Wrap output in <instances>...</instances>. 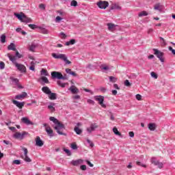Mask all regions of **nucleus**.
<instances>
[{
	"instance_id": "nucleus-45",
	"label": "nucleus",
	"mask_w": 175,
	"mask_h": 175,
	"mask_svg": "<svg viewBox=\"0 0 175 175\" xmlns=\"http://www.w3.org/2000/svg\"><path fill=\"white\" fill-rule=\"evenodd\" d=\"M24 161L25 162H31V160L29 159V157L28 156H25Z\"/></svg>"
},
{
	"instance_id": "nucleus-42",
	"label": "nucleus",
	"mask_w": 175,
	"mask_h": 175,
	"mask_svg": "<svg viewBox=\"0 0 175 175\" xmlns=\"http://www.w3.org/2000/svg\"><path fill=\"white\" fill-rule=\"evenodd\" d=\"M13 163H14V165H21V161H20V160H14Z\"/></svg>"
},
{
	"instance_id": "nucleus-52",
	"label": "nucleus",
	"mask_w": 175,
	"mask_h": 175,
	"mask_svg": "<svg viewBox=\"0 0 175 175\" xmlns=\"http://www.w3.org/2000/svg\"><path fill=\"white\" fill-rule=\"evenodd\" d=\"M0 69H5V63L3 62H0Z\"/></svg>"
},
{
	"instance_id": "nucleus-38",
	"label": "nucleus",
	"mask_w": 175,
	"mask_h": 175,
	"mask_svg": "<svg viewBox=\"0 0 175 175\" xmlns=\"http://www.w3.org/2000/svg\"><path fill=\"white\" fill-rule=\"evenodd\" d=\"M35 49H36V46L35 44H31V45L29 46V50L30 51L33 52V51H35Z\"/></svg>"
},
{
	"instance_id": "nucleus-10",
	"label": "nucleus",
	"mask_w": 175,
	"mask_h": 175,
	"mask_svg": "<svg viewBox=\"0 0 175 175\" xmlns=\"http://www.w3.org/2000/svg\"><path fill=\"white\" fill-rule=\"evenodd\" d=\"M15 66L17 68L18 70H20V72H21V73H25L27 72V68L25 67V66L23 64L16 63Z\"/></svg>"
},
{
	"instance_id": "nucleus-31",
	"label": "nucleus",
	"mask_w": 175,
	"mask_h": 175,
	"mask_svg": "<svg viewBox=\"0 0 175 175\" xmlns=\"http://www.w3.org/2000/svg\"><path fill=\"white\" fill-rule=\"evenodd\" d=\"M1 43H5L6 42V35H5V34L1 35Z\"/></svg>"
},
{
	"instance_id": "nucleus-26",
	"label": "nucleus",
	"mask_w": 175,
	"mask_h": 175,
	"mask_svg": "<svg viewBox=\"0 0 175 175\" xmlns=\"http://www.w3.org/2000/svg\"><path fill=\"white\" fill-rule=\"evenodd\" d=\"M7 55L9 59L12 61V62H16V56H13L10 53H8Z\"/></svg>"
},
{
	"instance_id": "nucleus-47",
	"label": "nucleus",
	"mask_w": 175,
	"mask_h": 175,
	"mask_svg": "<svg viewBox=\"0 0 175 175\" xmlns=\"http://www.w3.org/2000/svg\"><path fill=\"white\" fill-rule=\"evenodd\" d=\"M12 81L15 83V84H18V79L17 78H11Z\"/></svg>"
},
{
	"instance_id": "nucleus-17",
	"label": "nucleus",
	"mask_w": 175,
	"mask_h": 175,
	"mask_svg": "<svg viewBox=\"0 0 175 175\" xmlns=\"http://www.w3.org/2000/svg\"><path fill=\"white\" fill-rule=\"evenodd\" d=\"M81 163H83L82 159L72 160L71 161V164L73 165V166H77L78 165H80Z\"/></svg>"
},
{
	"instance_id": "nucleus-24",
	"label": "nucleus",
	"mask_w": 175,
	"mask_h": 175,
	"mask_svg": "<svg viewBox=\"0 0 175 175\" xmlns=\"http://www.w3.org/2000/svg\"><path fill=\"white\" fill-rule=\"evenodd\" d=\"M121 9V6L118 4H113L111 7V10H120Z\"/></svg>"
},
{
	"instance_id": "nucleus-13",
	"label": "nucleus",
	"mask_w": 175,
	"mask_h": 175,
	"mask_svg": "<svg viewBox=\"0 0 175 175\" xmlns=\"http://www.w3.org/2000/svg\"><path fill=\"white\" fill-rule=\"evenodd\" d=\"M46 132L48 135H49L50 137H54V131L50 126H48V128L46 129Z\"/></svg>"
},
{
	"instance_id": "nucleus-2",
	"label": "nucleus",
	"mask_w": 175,
	"mask_h": 175,
	"mask_svg": "<svg viewBox=\"0 0 175 175\" xmlns=\"http://www.w3.org/2000/svg\"><path fill=\"white\" fill-rule=\"evenodd\" d=\"M52 57L55 59H62V61H64V62L68 65H70V64H72V62L68 59V57H66V55L65 54L60 53L57 55L56 53H52Z\"/></svg>"
},
{
	"instance_id": "nucleus-39",
	"label": "nucleus",
	"mask_w": 175,
	"mask_h": 175,
	"mask_svg": "<svg viewBox=\"0 0 175 175\" xmlns=\"http://www.w3.org/2000/svg\"><path fill=\"white\" fill-rule=\"evenodd\" d=\"M30 70H35V62H31V66L29 67Z\"/></svg>"
},
{
	"instance_id": "nucleus-53",
	"label": "nucleus",
	"mask_w": 175,
	"mask_h": 175,
	"mask_svg": "<svg viewBox=\"0 0 175 175\" xmlns=\"http://www.w3.org/2000/svg\"><path fill=\"white\" fill-rule=\"evenodd\" d=\"M28 27H29V28H31V29H35L36 28V25L32 24L28 25Z\"/></svg>"
},
{
	"instance_id": "nucleus-54",
	"label": "nucleus",
	"mask_w": 175,
	"mask_h": 175,
	"mask_svg": "<svg viewBox=\"0 0 175 175\" xmlns=\"http://www.w3.org/2000/svg\"><path fill=\"white\" fill-rule=\"evenodd\" d=\"M61 20H62V18H61L59 16H57L55 18V22L59 23V21H61Z\"/></svg>"
},
{
	"instance_id": "nucleus-22",
	"label": "nucleus",
	"mask_w": 175,
	"mask_h": 175,
	"mask_svg": "<svg viewBox=\"0 0 175 175\" xmlns=\"http://www.w3.org/2000/svg\"><path fill=\"white\" fill-rule=\"evenodd\" d=\"M74 131L77 133V135H81V133H83V130L79 128V126H75L74 128Z\"/></svg>"
},
{
	"instance_id": "nucleus-49",
	"label": "nucleus",
	"mask_w": 175,
	"mask_h": 175,
	"mask_svg": "<svg viewBox=\"0 0 175 175\" xmlns=\"http://www.w3.org/2000/svg\"><path fill=\"white\" fill-rule=\"evenodd\" d=\"M136 164H137L138 166H142V167H146V165L142 164V162H140V161H137V162H136Z\"/></svg>"
},
{
	"instance_id": "nucleus-30",
	"label": "nucleus",
	"mask_w": 175,
	"mask_h": 175,
	"mask_svg": "<svg viewBox=\"0 0 175 175\" xmlns=\"http://www.w3.org/2000/svg\"><path fill=\"white\" fill-rule=\"evenodd\" d=\"M139 17H143L144 16H148V13L146 11H142L138 14Z\"/></svg>"
},
{
	"instance_id": "nucleus-11",
	"label": "nucleus",
	"mask_w": 175,
	"mask_h": 175,
	"mask_svg": "<svg viewBox=\"0 0 175 175\" xmlns=\"http://www.w3.org/2000/svg\"><path fill=\"white\" fill-rule=\"evenodd\" d=\"M97 128H98V124H96V123H93L90 124V127L87 128L86 131L88 133H92V132H94V131L97 129Z\"/></svg>"
},
{
	"instance_id": "nucleus-51",
	"label": "nucleus",
	"mask_w": 175,
	"mask_h": 175,
	"mask_svg": "<svg viewBox=\"0 0 175 175\" xmlns=\"http://www.w3.org/2000/svg\"><path fill=\"white\" fill-rule=\"evenodd\" d=\"M87 165H89L90 167H94V164H92L90 161L86 160Z\"/></svg>"
},
{
	"instance_id": "nucleus-36",
	"label": "nucleus",
	"mask_w": 175,
	"mask_h": 175,
	"mask_svg": "<svg viewBox=\"0 0 175 175\" xmlns=\"http://www.w3.org/2000/svg\"><path fill=\"white\" fill-rule=\"evenodd\" d=\"M124 85H125L126 87H131V86L132 85V84L131 83V82H129V80L126 79V80L124 81Z\"/></svg>"
},
{
	"instance_id": "nucleus-55",
	"label": "nucleus",
	"mask_w": 175,
	"mask_h": 175,
	"mask_svg": "<svg viewBox=\"0 0 175 175\" xmlns=\"http://www.w3.org/2000/svg\"><path fill=\"white\" fill-rule=\"evenodd\" d=\"M81 170H87V166L85 165H82L80 166Z\"/></svg>"
},
{
	"instance_id": "nucleus-9",
	"label": "nucleus",
	"mask_w": 175,
	"mask_h": 175,
	"mask_svg": "<svg viewBox=\"0 0 175 175\" xmlns=\"http://www.w3.org/2000/svg\"><path fill=\"white\" fill-rule=\"evenodd\" d=\"M151 162L152 165H154V166H157L159 169H162L163 167V163L162 162H159V161H158V159H157V158L155 157H152L151 159Z\"/></svg>"
},
{
	"instance_id": "nucleus-21",
	"label": "nucleus",
	"mask_w": 175,
	"mask_h": 175,
	"mask_svg": "<svg viewBox=\"0 0 175 175\" xmlns=\"http://www.w3.org/2000/svg\"><path fill=\"white\" fill-rule=\"evenodd\" d=\"M113 133H115V135H116L119 137H122V134H121V133L118 131V129H117V128L116 127L113 128Z\"/></svg>"
},
{
	"instance_id": "nucleus-56",
	"label": "nucleus",
	"mask_w": 175,
	"mask_h": 175,
	"mask_svg": "<svg viewBox=\"0 0 175 175\" xmlns=\"http://www.w3.org/2000/svg\"><path fill=\"white\" fill-rule=\"evenodd\" d=\"M168 50H170V51H172V54H174V55H175V50L173 49V48L172 46H169Z\"/></svg>"
},
{
	"instance_id": "nucleus-63",
	"label": "nucleus",
	"mask_w": 175,
	"mask_h": 175,
	"mask_svg": "<svg viewBox=\"0 0 175 175\" xmlns=\"http://www.w3.org/2000/svg\"><path fill=\"white\" fill-rule=\"evenodd\" d=\"M66 72L68 74V75H71L72 73V70L70 68H66Z\"/></svg>"
},
{
	"instance_id": "nucleus-59",
	"label": "nucleus",
	"mask_w": 175,
	"mask_h": 175,
	"mask_svg": "<svg viewBox=\"0 0 175 175\" xmlns=\"http://www.w3.org/2000/svg\"><path fill=\"white\" fill-rule=\"evenodd\" d=\"M129 135L130 137H135V133H133V131H130L129 133Z\"/></svg>"
},
{
	"instance_id": "nucleus-60",
	"label": "nucleus",
	"mask_w": 175,
	"mask_h": 175,
	"mask_svg": "<svg viewBox=\"0 0 175 175\" xmlns=\"http://www.w3.org/2000/svg\"><path fill=\"white\" fill-rule=\"evenodd\" d=\"M136 99H137V100H142V95H140V94H137V95H136Z\"/></svg>"
},
{
	"instance_id": "nucleus-35",
	"label": "nucleus",
	"mask_w": 175,
	"mask_h": 175,
	"mask_svg": "<svg viewBox=\"0 0 175 175\" xmlns=\"http://www.w3.org/2000/svg\"><path fill=\"white\" fill-rule=\"evenodd\" d=\"M23 151L24 152L25 157H28V149L27 148L22 146L21 147Z\"/></svg>"
},
{
	"instance_id": "nucleus-8",
	"label": "nucleus",
	"mask_w": 175,
	"mask_h": 175,
	"mask_svg": "<svg viewBox=\"0 0 175 175\" xmlns=\"http://www.w3.org/2000/svg\"><path fill=\"white\" fill-rule=\"evenodd\" d=\"M153 51L154 53V55L159 58L161 62H165V59H163V53L159 51L158 49H153Z\"/></svg>"
},
{
	"instance_id": "nucleus-3",
	"label": "nucleus",
	"mask_w": 175,
	"mask_h": 175,
	"mask_svg": "<svg viewBox=\"0 0 175 175\" xmlns=\"http://www.w3.org/2000/svg\"><path fill=\"white\" fill-rule=\"evenodd\" d=\"M14 16L17 17V18L22 23H32V19L27 17V16H25V14L23 12H21V14L14 13Z\"/></svg>"
},
{
	"instance_id": "nucleus-12",
	"label": "nucleus",
	"mask_w": 175,
	"mask_h": 175,
	"mask_svg": "<svg viewBox=\"0 0 175 175\" xmlns=\"http://www.w3.org/2000/svg\"><path fill=\"white\" fill-rule=\"evenodd\" d=\"M44 142L40 139V137L38 136L36 139V145L38 147H43Z\"/></svg>"
},
{
	"instance_id": "nucleus-57",
	"label": "nucleus",
	"mask_w": 175,
	"mask_h": 175,
	"mask_svg": "<svg viewBox=\"0 0 175 175\" xmlns=\"http://www.w3.org/2000/svg\"><path fill=\"white\" fill-rule=\"evenodd\" d=\"M88 103H89L90 105H95V102L91 99L88 100Z\"/></svg>"
},
{
	"instance_id": "nucleus-43",
	"label": "nucleus",
	"mask_w": 175,
	"mask_h": 175,
	"mask_svg": "<svg viewBox=\"0 0 175 175\" xmlns=\"http://www.w3.org/2000/svg\"><path fill=\"white\" fill-rule=\"evenodd\" d=\"M39 8L42 10H46V5H44V4H43V3L40 4Z\"/></svg>"
},
{
	"instance_id": "nucleus-34",
	"label": "nucleus",
	"mask_w": 175,
	"mask_h": 175,
	"mask_svg": "<svg viewBox=\"0 0 175 175\" xmlns=\"http://www.w3.org/2000/svg\"><path fill=\"white\" fill-rule=\"evenodd\" d=\"M41 75H44V76H49V72H47V70L42 68L41 70Z\"/></svg>"
},
{
	"instance_id": "nucleus-37",
	"label": "nucleus",
	"mask_w": 175,
	"mask_h": 175,
	"mask_svg": "<svg viewBox=\"0 0 175 175\" xmlns=\"http://www.w3.org/2000/svg\"><path fill=\"white\" fill-rule=\"evenodd\" d=\"M109 81L111 83H116V81H117V78L111 76V77H109Z\"/></svg>"
},
{
	"instance_id": "nucleus-25",
	"label": "nucleus",
	"mask_w": 175,
	"mask_h": 175,
	"mask_svg": "<svg viewBox=\"0 0 175 175\" xmlns=\"http://www.w3.org/2000/svg\"><path fill=\"white\" fill-rule=\"evenodd\" d=\"M148 128H149L150 131H155L157 126L154 123H150L148 124Z\"/></svg>"
},
{
	"instance_id": "nucleus-15",
	"label": "nucleus",
	"mask_w": 175,
	"mask_h": 175,
	"mask_svg": "<svg viewBox=\"0 0 175 175\" xmlns=\"http://www.w3.org/2000/svg\"><path fill=\"white\" fill-rule=\"evenodd\" d=\"M12 103H14V105H15L17 107L20 109H23V107L24 106V103H20L15 100H12Z\"/></svg>"
},
{
	"instance_id": "nucleus-1",
	"label": "nucleus",
	"mask_w": 175,
	"mask_h": 175,
	"mask_svg": "<svg viewBox=\"0 0 175 175\" xmlns=\"http://www.w3.org/2000/svg\"><path fill=\"white\" fill-rule=\"evenodd\" d=\"M50 121H52L53 123L55 124L54 130L57 131V133L58 135H60L62 136H66V133H64V131H65L66 127L64 124H62L58 119L51 116L49 118Z\"/></svg>"
},
{
	"instance_id": "nucleus-61",
	"label": "nucleus",
	"mask_w": 175,
	"mask_h": 175,
	"mask_svg": "<svg viewBox=\"0 0 175 175\" xmlns=\"http://www.w3.org/2000/svg\"><path fill=\"white\" fill-rule=\"evenodd\" d=\"M100 91H101V92H106V91H107V89H106V88H100Z\"/></svg>"
},
{
	"instance_id": "nucleus-4",
	"label": "nucleus",
	"mask_w": 175,
	"mask_h": 175,
	"mask_svg": "<svg viewBox=\"0 0 175 175\" xmlns=\"http://www.w3.org/2000/svg\"><path fill=\"white\" fill-rule=\"evenodd\" d=\"M94 100L98 102V103L100 105L101 107H103V109H106V105L103 103L105 100V96H94Z\"/></svg>"
},
{
	"instance_id": "nucleus-5",
	"label": "nucleus",
	"mask_w": 175,
	"mask_h": 175,
	"mask_svg": "<svg viewBox=\"0 0 175 175\" xmlns=\"http://www.w3.org/2000/svg\"><path fill=\"white\" fill-rule=\"evenodd\" d=\"M51 75L52 79H57L58 80L65 79V77H64V75H62V73L58 71H53L51 72Z\"/></svg>"
},
{
	"instance_id": "nucleus-33",
	"label": "nucleus",
	"mask_w": 175,
	"mask_h": 175,
	"mask_svg": "<svg viewBox=\"0 0 175 175\" xmlns=\"http://www.w3.org/2000/svg\"><path fill=\"white\" fill-rule=\"evenodd\" d=\"M107 27H108V29L109 31H111V29H113V28H115L116 25L114 24H112V23H108Z\"/></svg>"
},
{
	"instance_id": "nucleus-40",
	"label": "nucleus",
	"mask_w": 175,
	"mask_h": 175,
	"mask_svg": "<svg viewBox=\"0 0 175 175\" xmlns=\"http://www.w3.org/2000/svg\"><path fill=\"white\" fill-rule=\"evenodd\" d=\"M154 10H161V4L157 3L154 5Z\"/></svg>"
},
{
	"instance_id": "nucleus-41",
	"label": "nucleus",
	"mask_w": 175,
	"mask_h": 175,
	"mask_svg": "<svg viewBox=\"0 0 175 175\" xmlns=\"http://www.w3.org/2000/svg\"><path fill=\"white\" fill-rule=\"evenodd\" d=\"M77 5H78V3H77V1H76V0H72L71 1L70 6L76 7V6H77Z\"/></svg>"
},
{
	"instance_id": "nucleus-62",
	"label": "nucleus",
	"mask_w": 175,
	"mask_h": 175,
	"mask_svg": "<svg viewBox=\"0 0 175 175\" xmlns=\"http://www.w3.org/2000/svg\"><path fill=\"white\" fill-rule=\"evenodd\" d=\"M3 142L4 144H6L7 146H9V144H12L10 141L8 140H3Z\"/></svg>"
},
{
	"instance_id": "nucleus-46",
	"label": "nucleus",
	"mask_w": 175,
	"mask_h": 175,
	"mask_svg": "<svg viewBox=\"0 0 175 175\" xmlns=\"http://www.w3.org/2000/svg\"><path fill=\"white\" fill-rule=\"evenodd\" d=\"M87 143L88 144H90V147H94V142H92V141H91V140H90V139H87Z\"/></svg>"
},
{
	"instance_id": "nucleus-58",
	"label": "nucleus",
	"mask_w": 175,
	"mask_h": 175,
	"mask_svg": "<svg viewBox=\"0 0 175 175\" xmlns=\"http://www.w3.org/2000/svg\"><path fill=\"white\" fill-rule=\"evenodd\" d=\"M16 51V57H18V58H21L23 57V55L20 54V53H18V51Z\"/></svg>"
},
{
	"instance_id": "nucleus-18",
	"label": "nucleus",
	"mask_w": 175,
	"mask_h": 175,
	"mask_svg": "<svg viewBox=\"0 0 175 175\" xmlns=\"http://www.w3.org/2000/svg\"><path fill=\"white\" fill-rule=\"evenodd\" d=\"M48 97L51 100H55L57 99V94L56 93H52L51 92L50 94H48Z\"/></svg>"
},
{
	"instance_id": "nucleus-28",
	"label": "nucleus",
	"mask_w": 175,
	"mask_h": 175,
	"mask_svg": "<svg viewBox=\"0 0 175 175\" xmlns=\"http://www.w3.org/2000/svg\"><path fill=\"white\" fill-rule=\"evenodd\" d=\"M75 43H76V40L72 39L66 42V46H70V44H75Z\"/></svg>"
},
{
	"instance_id": "nucleus-16",
	"label": "nucleus",
	"mask_w": 175,
	"mask_h": 175,
	"mask_svg": "<svg viewBox=\"0 0 175 175\" xmlns=\"http://www.w3.org/2000/svg\"><path fill=\"white\" fill-rule=\"evenodd\" d=\"M42 92H44V94H46V95H49V94L51 93V90L47 86L42 87Z\"/></svg>"
},
{
	"instance_id": "nucleus-27",
	"label": "nucleus",
	"mask_w": 175,
	"mask_h": 175,
	"mask_svg": "<svg viewBox=\"0 0 175 175\" xmlns=\"http://www.w3.org/2000/svg\"><path fill=\"white\" fill-rule=\"evenodd\" d=\"M100 69H101V70H109V69H110V68L109 67V66H107L106 64H102L100 66Z\"/></svg>"
},
{
	"instance_id": "nucleus-23",
	"label": "nucleus",
	"mask_w": 175,
	"mask_h": 175,
	"mask_svg": "<svg viewBox=\"0 0 175 175\" xmlns=\"http://www.w3.org/2000/svg\"><path fill=\"white\" fill-rule=\"evenodd\" d=\"M8 50H12L13 51H16V44H14V43H11L8 47Z\"/></svg>"
},
{
	"instance_id": "nucleus-14",
	"label": "nucleus",
	"mask_w": 175,
	"mask_h": 175,
	"mask_svg": "<svg viewBox=\"0 0 175 175\" xmlns=\"http://www.w3.org/2000/svg\"><path fill=\"white\" fill-rule=\"evenodd\" d=\"M21 120L23 123L25 124L26 125H33V123L31 122L28 118H23Z\"/></svg>"
},
{
	"instance_id": "nucleus-50",
	"label": "nucleus",
	"mask_w": 175,
	"mask_h": 175,
	"mask_svg": "<svg viewBox=\"0 0 175 175\" xmlns=\"http://www.w3.org/2000/svg\"><path fill=\"white\" fill-rule=\"evenodd\" d=\"M60 36H61L62 39L66 38V34H65L64 32L60 33Z\"/></svg>"
},
{
	"instance_id": "nucleus-6",
	"label": "nucleus",
	"mask_w": 175,
	"mask_h": 175,
	"mask_svg": "<svg viewBox=\"0 0 175 175\" xmlns=\"http://www.w3.org/2000/svg\"><path fill=\"white\" fill-rule=\"evenodd\" d=\"M28 135H29L28 132L23 131L22 133H15L13 135V137H14V139H23L25 137V136H28Z\"/></svg>"
},
{
	"instance_id": "nucleus-64",
	"label": "nucleus",
	"mask_w": 175,
	"mask_h": 175,
	"mask_svg": "<svg viewBox=\"0 0 175 175\" xmlns=\"http://www.w3.org/2000/svg\"><path fill=\"white\" fill-rule=\"evenodd\" d=\"M73 98H74V99H80V96L75 95V96H73Z\"/></svg>"
},
{
	"instance_id": "nucleus-7",
	"label": "nucleus",
	"mask_w": 175,
	"mask_h": 175,
	"mask_svg": "<svg viewBox=\"0 0 175 175\" xmlns=\"http://www.w3.org/2000/svg\"><path fill=\"white\" fill-rule=\"evenodd\" d=\"M96 5L100 9H107L109 8V1L100 0L96 3Z\"/></svg>"
},
{
	"instance_id": "nucleus-20",
	"label": "nucleus",
	"mask_w": 175,
	"mask_h": 175,
	"mask_svg": "<svg viewBox=\"0 0 175 175\" xmlns=\"http://www.w3.org/2000/svg\"><path fill=\"white\" fill-rule=\"evenodd\" d=\"M70 91H71L72 94H79V89H77L75 85H72L70 88Z\"/></svg>"
},
{
	"instance_id": "nucleus-19",
	"label": "nucleus",
	"mask_w": 175,
	"mask_h": 175,
	"mask_svg": "<svg viewBox=\"0 0 175 175\" xmlns=\"http://www.w3.org/2000/svg\"><path fill=\"white\" fill-rule=\"evenodd\" d=\"M25 96H27V92H23L21 94H18L17 96H15V99H24V98H25Z\"/></svg>"
},
{
	"instance_id": "nucleus-44",
	"label": "nucleus",
	"mask_w": 175,
	"mask_h": 175,
	"mask_svg": "<svg viewBox=\"0 0 175 175\" xmlns=\"http://www.w3.org/2000/svg\"><path fill=\"white\" fill-rule=\"evenodd\" d=\"M70 148L72 150H77V145L76 144H72Z\"/></svg>"
},
{
	"instance_id": "nucleus-48",
	"label": "nucleus",
	"mask_w": 175,
	"mask_h": 175,
	"mask_svg": "<svg viewBox=\"0 0 175 175\" xmlns=\"http://www.w3.org/2000/svg\"><path fill=\"white\" fill-rule=\"evenodd\" d=\"M152 77H154V79H158V75H157V73L154 72H152L150 73Z\"/></svg>"
},
{
	"instance_id": "nucleus-29",
	"label": "nucleus",
	"mask_w": 175,
	"mask_h": 175,
	"mask_svg": "<svg viewBox=\"0 0 175 175\" xmlns=\"http://www.w3.org/2000/svg\"><path fill=\"white\" fill-rule=\"evenodd\" d=\"M41 80L45 83V84H50V81H49V79L46 77H42Z\"/></svg>"
},
{
	"instance_id": "nucleus-32",
	"label": "nucleus",
	"mask_w": 175,
	"mask_h": 175,
	"mask_svg": "<svg viewBox=\"0 0 175 175\" xmlns=\"http://www.w3.org/2000/svg\"><path fill=\"white\" fill-rule=\"evenodd\" d=\"M63 151H64V152H66V154L68 155V157H70V155H72V152H70V150L69 149L64 148Z\"/></svg>"
}]
</instances>
